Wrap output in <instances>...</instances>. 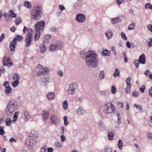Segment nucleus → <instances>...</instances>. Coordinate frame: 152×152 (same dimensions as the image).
I'll return each instance as SVG.
<instances>
[{
	"mask_svg": "<svg viewBox=\"0 0 152 152\" xmlns=\"http://www.w3.org/2000/svg\"><path fill=\"white\" fill-rule=\"evenodd\" d=\"M80 55L83 59H85L86 65L91 68H95L98 66L99 60L96 53L94 50H90L86 52L80 51Z\"/></svg>",
	"mask_w": 152,
	"mask_h": 152,
	"instance_id": "f257e3e1",
	"label": "nucleus"
},
{
	"mask_svg": "<svg viewBox=\"0 0 152 152\" xmlns=\"http://www.w3.org/2000/svg\"><path fill=\"white\" fill-rule=\"evenodd\" d=\"M27 135L28 137L25 141V144L27 146H32L37 142L38 136L36 135V131L34 129L28 132Z\"/></svg>",
	"mask_w": 152,
	"mask_h": 152,
	"instance_id": "f03ea898",
	"label": "nucleus"
},
{
	"mask_svg": "<svg viewBox=\"0 0 152 152\" xmlns=\"http://www.w3.org/2000/svg\"><path fill=\"white\" fill-rule=\"evenodd\" d=\"M18 107L17 102L14 100H11L8 102L6 109L7 114L10 116L16 110Z\"/></svg>",
	"mask_w": 152,
	"mask_h": 152,
	"instance_id": "7ed1b4c3",
	"label": "nucleus"
},
{
	"mask_svg": "<svg viewBox=\"0 0 152 152\" xmlns=\"http://www.w3.org/2000/svg\"><path fill=\"white\" fill-rule=\"evenodd\" d=\"M42 13L41 6L39 5L34 7L31 11V16L34 19L37 20L40 19Z\"/></svg>",
	"mask_w": 152,
	"mask_h": 152,
	"instance_id": "20e7f679",
	"label": "nucleus"
},
{
	"mask_svg": "<svg viewBox=\"0 0 152 152\" xmlns=\"http://www.w3.org/2000/svg\"><path fill=\"white\" fill-rule=\"evenodd\" d=\"M45 25V22L43 20L38 21L35 24L34 28L35 31L37 32L34 36L35 41L37 40L39 38L40 36V32L39 31L42 30L44 29Z\"/></svg>",
	"mask_w": 152,
	"mask_h": 152,
	"instance_id": "39448f33",
	"label": "nucleus"
},
{
	"mask_svg": "<svg viewBox=\"0 0 152 152\" xmlns=\"http://www.w3.org/2000/svg\"><path fill=\"white\" fill-rule=\"evenodd\" d=\"M115 109L114 106L111 103H106L102 108L103 112L106 115L113 113Z\"/></svg>",
	"mask_w": 152,
	"mask_h": 152,
	"instance_id": "423d86ee",
	"label": "nucleus"
},
{
	"mask_svg": "<svg viewBox=\"0 0 152 152\" xmlns=\"http://www.w3.org/2000/svg\"><path fill=\"white\" fill-rule=\"evenodd\" d=\"M28 34L26 37L25 39V46L27 47L29 46L31 44V42L33 39L32 35V33L33 30L30 28H29L28 30Z\"/></svg>",
	"mask_w": 152,
	"mask_h": 152,
	"instance_id": "0eeeda50",
	"label": "nucleus"
},
{
	"mask_svg": "<svg viewBox=\"0 0 152 152\" xmlns=\"http://www.w3.org/2000/svg\"><path fill=\"white\" fill-rule=\"evenodd\" d=\"M50 123L56 126L58 125L60 123L59 118L56 115L52 114L50 117Z\"/></svg>",
	"mask_w": 152,
	"mask_h": 152,
	"instance_id": "6e6552de",
	"label": "nucleus"
},
{
	"mask_svg": "<svg viewBox=\"0 0 152 152\" xmlns=\"http://www.w3.org/2000/svg\"><path fill=\"white\" fill-rule=\"evenodd\" d=\"M62 47V42H58L55 43V44H51L49 47V49L50 51H54L56 49H60Z\"/></svg>",
	"mask_w": 152,
	"mask_h": 152,
	"instance_id": "1a4fd4ad",
	"label": "nucleus"
},
{
	"mask_svg": "<svg viewBox=\"0 0 152 152\" xmlns=\"http://www.w3.org/2000/svg\"><path fill=\"white\" fill-rule=\"evenodd\" d=\"M131 78L129 77L126 79V83L127 86L125 88V92L126 94H129L131 90L132 84H130Z\"/></svg>",
	"mask_w": 152,
	"mask_h": 152,
	"instance_id": "9d476101",
	"label": "nucleus"
},
{
	"mask_svg": "<svg viewBox=\"0 0 152 152\" xmlns=\"http://www.w3.org/2000/svg\"><path fill=\"white\" fill-rule=\"evenodd\" d=\"M75 19L77 22L83 23L86 20V17L84 15L79 13L76 15Z\"/></svg>",
	"mask_w": 152,
	"mask_h": 152,
	"instance_id": "9b49d317",
	"label": "nucleus"
},
{
	"mask_svg": "<svg viewBox=\"0 0 152 152\" xmlns=\"http://www.w3.org/2000/svg\"><path fill=\"white\" fill-rule=\"evenodd\" d=\"M76 88V84L72 83L70 85L69 89L68 91V94H69L73 95L75 94V90Z\"/></svg>",
	"mask_w": 152,
	"mask_h": 152,
	"instance_id": "f8f14e48",
	"label": "nucleus"
},
{
	"mask_svg": "<svg viewBox=\"0 0 152 152\" xmlns=\"http://www.w3.org/2000/svg\"><path fill=\"white\" fill-rule=\"evenodd\" d=\"M3 63L4 66L13 65V63L11 61V58L10 57H5L3 59Z\"/></svg>",
	"mask_w": 152,
	"mask_h": 152,
	"instance_id": "ddd939ff",
	"label": "nucleus"
},
{
	"mask_svg": "<svg viewBox=\"0 0 152 152\" xmlns=\"http://www.w3.org/2000/svg\"><path fill=\"white\" fill-rule=\"evenodd\" d=\"M85 113V110L82 107L80 106L77 109L76 113L78 116L82 115L84 114Z\"/></svg>",
	"mask_w": 152,
	"mask_h": 152,
	"instance_id": "4468645a",
	"label": "nucleus"
},
{
	"mask_svg": "<svg viewBox=\"0 0 152 152\" xmlns=\"http://www.w3.org/2000/svg\"><path fill=\"white\" fill-rule=\"evenodd\" d=\"M17 45V41H15L14 39H13L12 41L10 42V45L11 51H12L15 50L16 45Z\"/></svg>",
	"mask_w": 152,
	"mask_h": 152,
	"instance_id": "2eb2a0df",
	"label": "nucleus"
},
{
	"mask_svg": "<svg viewBox=\"0 0 152 152\" xmlns=\"http://www.w3.org/2000/svg\"><path fill=\"white\" fill-rule=\"evenodd\" d=\"M55 96V93L53 92H49L47 94V99L50 101L53 100Z\"/></svg>",
	"mask_w": 152,
	"mask_h": 152,
	"instance_id": "dca6fc26",
	"label": "nucleus"
},
{
	"mask_svg": "<svg viewBox=\"0 0 152 152\" xmlns=\"http://www.w3.org/2000/svg\"><path fill=\"white\" fill-rule=\"evenodd\" d=\"M139 62L141 64H144L146 63L145 56L144 54H142L139 57Z\"/></svg>",
	"mask_w": 152,
	"mask_h": 152,
	"instance_id": "f3484780",
	"label": "nucleus"
},
{
	"mask_svg": "<svg viewBox=\"0 0 152 152\" xmlns=\"http://www.w3.org/2000/svg\"><path fill=\"white\" fill-rule=\"evenodd\" d=\"M113 34V33L111 30H108L105 32V35L108 39H110L112 37Z\"/></svg>",
	"mask_w": 152,
	"mask_h": 152,
	"instance_id": "a211bd4d",
	"label": "nucleus"
},
{
	"mask_svg": "<svg viewBox=\"0 0 152 152\" xmlns=\"http://www.w3.org/2000/svg\"><path fill=\"white\" fill-rule=\"evenodd\" d=\"M41 82L42 83H46L49 82V77L47 76L41 77L40 78Z\"/></svg>",
	"mask_w": 152,
	"mask_h": 152,
	"instance_id": "6ab92c4d",
	"label": "nucleus"
},
{
	"mask_svg": "<svg viewBox=\"0 0 152 152\" xmlns=\"http://www.w3.org/2000/svg\"><path fill=\"white\" fill-rule=\"evenodd\" d=\"M17 14L15 13L13 10H10L9 11V17H11L12 18H15L16 17Z\"/></svg>",
	"mask_w": 152,
	"mask_h": 152,
	"instance_id": "aec40b11",
	"label": "nucleus"
},
{
	"mask_svg": "<svg viewBox=\"0 0 152 152\" xmlns=\"http://www.w3.org/2000/svg\"><path fill=\"white\" fill-rule=\"evenodd\" d=\"M43 118L45 120L47 119L49 116V113L47 111H43L42 113Z\"/></svg>",
	"mask_w": 152,
	"mask_h": 152,
	"instance_id": "412c9836",
	"label": "nucleus"
},
{
	"mask_svg": "<svg viewBox=\"0 0 152 152\" xmlns=\"http://www.w3.org/2000/svg\"><path fill=\"white\" fill-rule=\"evenodd\" d=\"M107 136L108 140H112L114 139V133L112 132H109Z\"/></svg>",
	"mask_w": 152,
	"mask_h": 152,
	"instance_id": "4be33fe9",
	"label": "nucleus"
},
{
	"mask_svg": "<svg viewBox=\"0 0 152 152\" xmlns=\"http://www.w3.org/2000/svg\"><path fill=\"white\" fill-rule=\"evenodd\" d=\"M40 50L41 52H45L46 50V47L44 44H42L40 46Z\"/></svg>",
	"mask_w": 152,
	"mask_h": 152,
	"instance_id": "5701e85b",
	"label": "nucleus"
},
{
	"mask_svg": "<svg viewBox=\"0 0 152 152\" xmlns=\"http://www.w3.org/2000/svg\"><path fill=\"white\" fill-rule=\"evenodd\" d=\"M55 145L58 148H60L63 147V144L59 141H57L54 143Z\"/></svg>",
	"mask_w": 152,
	"mask_h": 152,
	"instance_id": "b1692460",
	"label": "nucleus"
},
{
	"mask_svg": "<svg viewBox=\"0 0 152 152\" xmlns=\"http://www.w3.org/2000/svg\"><path fill=\"white\" fill-rule=\"evenodd\" d=\"M50 36L48 34L45 35L44 38V42L45 43H47L49 42Z\"/></svg>",
	"mask_w": 152,
	"mask_h": 152,
	"instance_id": "393cba45",
	"label": "nucleus"
},
{
	"mask_svg": "<svg viewBox=\"0 0 152 152\" xmlns=\"http://www.w3.org/2000/svg\"><path fill=\"white\" fill-rule=\"evenodd\" d=\"M110 51L104 50L102 52V55L105 56H110Z\"/></svg>",
	"mask_w": 152,
	"mask_h": 152,
	"instance_id": "a878e982",
	"label": "nucleus"
},
{
	"mask_svg": "<svg viewBox=\"0 0 152 152\" xmlns=\"http://www.w3.org/2000/svg\"><path fill=\"white\" fill-rule=\"evenodd\" d=\"M24 115L25 117V121H27L30 117L29 113L28 112L25 111L24 113Z\"/></svg>",
	"mask_w": 152,
	"mask_h": 152,
	"instance_id": "bb28decb",
	"label": "nucleus"
},
{
	"mask_svg": "<svg viewBox=\"0 0 152 152\" xmlns=\"http://www.w3.org/2000/svg\"><path fill=\"white\" fill-rule=\"evenodd\" d=\"M99 93L100 94L102 95L106 96L108 94V91L107 90L100 91H99Z\"/></svg>",
	"mask_w": 152,
	"mask_h": 152,
	"instance_id": "cd10ccee",
	"label": "nucleus"
},
{
	"mask_svg": "<svg viewBox=\"0 0 152 152\" xmlns=\"http://www.w3.org/2000/svg\"><path fill=\"white\" fill-rule=\"evenodd\" d=\"M135 24L133 23H132L130 24L129 25L128 27V29L129 30H133L135 27Z\"/></svg>",
	"mask_w": 152,
	"mask_h": 152,
	"instance_id": "c85d7f7f",
	"label": "nucleus"
},
{
	"mask_svg": "<svg viewBox=\"0 0 152 152\" xmlns=\"http://www.w3.org/2000/svg\"><path fill=\"white\" fill-rule=\"evenodd\" d=\"M63 107L64 110L67 109L68 107V102L67 101L65 100L63 102Z\"/></svg>",
	"mask_w": 152,
	"mask_h": 152,
	"instance_id": "c756f323",
	"label": "nucleus"
},
{
	"mask_svg": "<svg viewBox=\"0 0 152 152\" xmlns=\"http://www.w3.org/2000/svg\"><path fill=\"white\" fill-rule=\"evenodd\" d=\"M104 77V72L103 70L100 71L99 74V78L100 80L103 79Z\"/></svg>",
	"mask_w": 152,
	"mask_h": 152,
	"instance_id": "7c9ffc66",
	"label": "nucleus"
},
{
	"mask_svg": "<svg viewBox=\"0 0 152 152\" xmlns=\"http://www.w3.org/2000/svg\"><path fill=\"white\" fill-rule=\"evenodd\" d=\"M112 148L110 147L106 146L104 148V152H112Z\"/></svg>",
	"mask_w": 152,
	"mask_h": 152,
	"instance_id": "2f4dec72",
	"label": "nucleus"
},
{
	"mask_svg": "<svg viewBox=\"0 0 152 152\" xmlns=\"http://www.w3.org/2000/svg\"><path fill=\"white\" fill-rule=\"evenodd\" d=\"M13 79L14 80H18L19 81L20 79L19 74L18 73H15L13 76Z\"/></svg>",
	"mask_w": 152,
	"mask_h": 152,
	"instance_id": "473e14b6",
	"label": "nucleus"
},
{
	"mask_svg": "<svg viewBox=\"0 0 152 152\" xmlns=\"http://www.w3.org/2000/svg\"><path fill=\"white\" fill-rule=\"evenodd\" d=\"M134 107H136L137 109L139 110L140 111H142V106L140 105H139L135 103L134 105Z\"/></svg>",
	"mask_w": 152,
	"mask_h": 152,
	"instance_id": "72a5a7b5",
	"label": "nucleus"
},
{
	"mask_svg": "<svg viewBox=\"0 0 152 152\" xmlns=\"http://www.w3.org/2000/svg\"><path fill=\"white\" fill-rule=\"evenodd\" d=\"M12 120L10 118H7L5 121L6 125L7 126L10 125V124L12 123Z\"/></svg>",
	"mask_w": 152,
	"mask_h": 152,
	"instance_id": "f704fd0d",
	"label": "nucleus"
},
{
	"mask_svg": "<svg viewBox=\"0 0 152 152\" xmlns=\"http://www.w3.org/2000/svg\"><path fill=\"white\" fill-rule=\"evenodd\" d=\"M118 146L120 150L122 149V147L123 145V143L121 140H119L118 143Z\"/></svg>",
	"mask_w": 152,
	"mask_h": 152,
	"instance_id": "c9c22d12",
	"label": "nucleus"
},
{
	"mask_svg": "<svg viewBox=\"0 0 152 152\" xmlns=\"http://www.w3.org/2000/svg\"><path fill=\"white\" fill-rule=\"evenodd\" d=\"M24 5L27 8H31V7L30 2L28 1H25L24 2Z\"/></svg>",
	"mask_w": 152,
	"mask_h": 152,
	"instance_id": "e433bc0d",
	"label": "nucleus"
},
{
	"mask_svg": "<svg viewBox=\"0 0 152 152\" xmlns=\"http://www.w3.org/2000/svg\"><path fill=\"white\" fill-rule=\"evenodd\" d=\"M23 39V37H22L20 35H17L16 36L15 38H14L13 39H14L15 41H16V40H17L19 42L21 41Z\"/></svg>",
	"mask_w": 152,
	"mask_h": 152,
	"instance_id": "4c0bfd02",
	"label": "nucleus"
},
{
	"mask_svg": "<svg viewBox=\"0 0 152 152\" xmlns=\"http://www.w3.org/2000/svg\"><path fill=\"white\" fill-rule=\"evenodd\" d=\"M119 70L118 68H116L115 69V71L113 74V76L115 77L116 76H119Z\"/></svg>",
	"mask_w": 152,
	"mask_h": 152,
	"instance_id": "58836bf2",
	"label": "nucleus"
},
{
	"mask_svg": "<svg viewBox=\"0 0 152 152\" xmlns=\"http://www.w3.org/2000/svg\"><path fill=\"white\" fill-rule=\"evenodd\" d=\"M19 81L18 80H15L12 83V85L14 88H15L19 84Z\"/></svg>",
	"mask_w": 152,
	"mask_h": 152,
	"instance_id": "ea45409f",
	"label": "nucleus"
},
{
	"mask_svg": "<svg viewBox=\"0 0 152 152\" xmlns=\"http://www.w3.org/2000/svg\"><path fill=\"white\" fill-rule=\"evenodd\" d=\"M44 74H46L48 72L50 71V69L47 67H44L42 69Z\"/></svg>",
	"mask_w": 152,
	"mask_h": 152,
	"instance_id": "a19ab883",
	"label": "nucleus"
},
{
	"mask_svg": "<svg viewBox=\"0 0 152 152\" xmlns=\"http://www.w3.org/2000/svg\"><path fill=\"white\" fill-rule=\"evenodd\" d=\"M111 92L112 94H115L116 93V88L115 86H112L111 88Z\"/></svg>",
	"mask_w": 152,
	"mask_h": 152,
	"instance_id": "79ce46f5",
	"label": "nucleus"
},
{
	"mask_svg": "<svg viewBox=\"0 0 152 152\" xmlns=\"http://www.w3.org/2000/svg\"><path fill=\"white\" fill-rule=\"evenodd\" d=\"M145 8L146 9H149L150 10H152V5L150 3L146 4L145 5Z\"/></svg>",
	"mask_w": 152,
	"mask_h": 152,
	"instance_id": "37998d69",
	"label": "nucleus"
},
{
	"mask_svg": "<svg viewBox=\"0 0 152 152\" xmlns=\"http://www.w3.org/2000/svg\"><path fill=\"white\" fill-rule=\"evenodd\" d=\"M6 88V89L5 90V93L6 94H9L11 92L12 90L10 87Z\"/></svg>",
	"mask_w": 152,
	"mask_h": 152,
	"instance_id": "c03bdc74",
	"label": "nucleus"
},
{
	"mask_svg": "<svg viewBox=\"0 0 152 152\" xmlns=\"http://www.w3.org/2000/svg\"><path fill=\"white\" fill-rule=\"evenodd\" d=\"M63 120L64 122V124L66 126H67L68 125L69 123L67 121V118L66 116H64L63 117Z\"/></svg>",
	"mask_w": 152,
	"mask_h": 152,
	"instance_id": "a18cd8bd",
	"label": "nucleus"
},
{
	"mask_svg": "<svg viewBox=\"0 0 152 152\" xmlns=\"http://www.w3.org/2000/svg\"><path fill=\"white\" fill-rule=\"evenodd\" d=\"M49 30L53 32H56L57 31V29L55 26H52L49 28Z\"/></svg>",
	"mask_w": 152,
	"mask_h": 152,
	"instance_id": "49530a36",
	"label": "nucleus"
},
{
	"mask_svg": "<svg viewBox=\"0 0 152 152\" xmlns=\"http://www.w3.org/2000/svg\"><path fill=\"white\" fill-rule=\"evenodd\" d=\"M112 22L113 23H116L119 22V19L118 18H113L112 19Z\"/></svg>",
	"mask_w": 152,
	"mask_h": 152,
	"instance_id": "de8ad7c7",
	"label": "nucleus"
},
{
	"mask_svg": "<svg viewBox=\"0 0 152 152\" xmlns=\"http://www.w3.org/2000/svg\"><path fill=\"white\" fill-rule=\"evenodd\" d=\"M147 42H148V46L151 47L152 46V38H149L147 40Z\"/></svg>",
	"mask_w": 152,
	"mask_h": 152,
	"instance_id": "09e8293b",
	"label": "nucleus"
},
{
	"mask_svg": "<svg viewBox=\"0 0 152 152\" xmlns=\"http://www.w3.org/2000/svg\"><path fill=\"white\" fill-rule=\"evenodd\" d=\"M39 152H47L46 146H44L41 148Z\"/></svg>",
	"mask_w": 152,
	"mask_h": 152,
	"instance_id": "8fccbe9b",
	"label": "nucleus"
},
{
	"mask_svg": "<svg viewBox=\"0 0 152 152\" xmlns=\"http://www.w3.org/2000/svg\"><path fill=\"white\" fill-rule=\"evenodd\" d=\"M3 126H0V134L1 135H4V133Z\"/></svg>",
	"mask_w": 152,
	"mask_h": 152,
	"instance_id": "3c124183",
	"label": "nucleus"
},
{
	"mask_svg": "<svg viewBox=\"0 0 152 152\" xmlns=\"http://www.w3.org/2000/svg\"><path fill=\"white\" fill-rule=\"evenodd\" d=\"M121 36L122 38L124 40H127V37L126 36L125 34L123 32L121 33Z\"/></svg>",
	"mask_w": 152,
	"mask_h": 152,
	"instance_id": "603ef678",
	"label": "nucleus"
},
{
	"mask_svg": "<svg viewBox=\"0 0 152 152\" xmlns=\"http://www.w3.org/2000/svg\"><path fill=\"white\" fill-rule=\"evenodd\" d=\"M147 27L148 30L152 33V25H148Z\"/></svg>",
	"mask_w": 152,
	"mask_h": 152,
	"instance_id": "864d4df0",
	"label": "nucleus"
},
{
	"mask_svg": "<svg viewBox=\"0 0 152 152\" xmlns=\"http://www.w3.org/2000/svg\"><path fill=\"white\" fill-rule=\"evenodd\" d=\"M111 50L113 52L114 55L116 56L117 54V53L116 51L115 48L114 46H112L111 47Z\"/></svg>",
	"mask_w": 152,
	"mask_h": 152,
	"instance_id": "5fc2aeb1",
	"label": "nucleus"
},
{
	"mask_svg": "<svg viewBox=\"0 0 152 152\" xmlns=\"http://www.w3.org/2000/svg\"><path fill=\"white\" fill-rule=\"evenodd\" d=\"M6 88H7L9 87V83L7 81H5L3 85Z\"/></svg>",
	"mask_w": 152,
	"mask_h": 152,
	"instance_id": "6e6d98bb",
	"label": "nucleus"
},
{
	"mask_svg": "<svg viewBox=\"0 0 152 152\" xmlns=\"http://www.w3.org/2000/svg\"><path fill=\"white\" fill-rule=\"evenodd\" d=\"M0 72L1 71L3 73H4L6 72L5 69L3 66L0 67Z\"/></svg>",
	"mask_w": 152,
	"mask_h": 152,
	"instance_id": "4d7b16f0",
	"label": "nucleus"
},
{
	"mask_svg": "<svg viewBox=\"0 0 152 152\" xmlns=\"http://www.w3.org/2000/svg\"><path fill=\"white\" fill-rule=\"evenodd\" d=\"M139 61L137 60H135L134 61V63L137 68H138L139 66Z\"/></svg>",
	"mask_w": 152,
	"mask_h": 152,
	"instance_id": "13d9d810",
	"label": "nucleus"
},
{
	"mask_svg": "<svg viewBox=\"0 0 152 152\" xmlns=\"http://www.w3.org/2000/svg\"><path fill=\"white\" fill-rule=\"evenodd\" d=\"M132 96L134 97H137L139 95V93L136 91L133 92L132 93Z\"/></svg>",
	"mask_w": 152,
	"mask_h": 152,
	"instance_id": "bf43d9fd",
	"label": "nucleus"
},
{
	"mask_svg": "<svg viewBox=\"0 0 152 152\" xmlns=\"http://www.w3.org/2000/svg\"><path fill=\"white\" fill-rule=\"evenodd\" d=\"M58 75L61 77L63 75V73L61 70H58L57 72Z\"/></svg>",
	"mask_w": 152,
	"mask_h": 152,
	"instance_id": "052dcab7",
	"label": "nucleus"
},
{
	"mask_svg": "<svg viewBox=\"0 0 152 152\" xmlns=\"http://www.w3.org/2000/svg\"><path fill=\"white\" fill-rule=\"evenodd\" d=\"M60 139L62 142H64L65 141L66 138L63 135H61L60 136Z\"/></svg>",
	"mask_w": 152,
	"mask_h": 152,
	"instance_id": "680f3d73",
	"label": "nucleus"
},
{
	"mask_svg": "<svg viewBox=\"0 0 152 152\" xmlns=\"http://www.w3.org/2000/svg\"><path fill=\"white\" fill-rule=\"evenodd\" d=\"M148 137L150 139H152V133L150 132H148L147 134Z\"/></svg>",
	"mask_w": 152,
	"mask_h": 152,
	"instance_id": "e2e57ef3",
	"label": "nucleus"
},
{
	"mask_svg": "<svg viewBox=\"0 0 152 152\" xmlns=\"http://www.w3.org/2000/svg\"><path fill=\"white\" fill-rule=\"evenodd\" d=\"M118 105L122 108H123V104L122 102L118 101L117 102Z\"/></svg>",
	"mask_w": 152,
	"mask_h": 152,
	"instance_id": "0e129e2a",
	"label": "nucleus"
},
{
	"mask_svg": "<svg viewBox=\"0 0 152 152\" xmlns=\"http://www.w3.org/2000/svg\"><path fill=\"white\" fill-rule=\"evenodd\" d=\"M145 87L144 86H143L141 88H140V91L142 93H143L145 91Z\"/></svg>",
	"mask_w": 152,
	"mask_h": 152,
	"instance_id": "69168bd1",
	"label": "nucleus"
},
{
	"mask_svg": "<svg viewBox=\"0 0 152 152\" xmlns=\"http://www.w3.org/2000/svg\"><path fill=\"white\" fill-rule=\"evenodd\" d=\"M43 74H44L42 71V70H39L37 73V75L38 76H40Z\"/></svg>",
	"mask_w": 152,
	"mask_h": 152,
	"instance_id": "338daca9",
	"label": "nucleus"
},
{
	"mask_svg": "<svg viewBox=\"0 0 152 152\" xmlns=\"http://www.w3.org/2000/svg\"><path fill=\"white\" fill-rule=\"evenodd\" d=\"M149 95L151 96L152 97V86L150 88L149 90Z\"/></svg>",
	"mask_w": 152,
	"mask_h": 152,
	"instance_id": "774afa93",
	"label": "nucleus"
}]
</instances>
